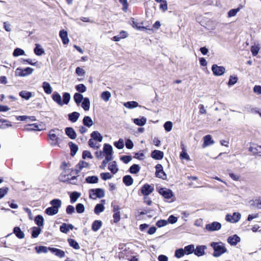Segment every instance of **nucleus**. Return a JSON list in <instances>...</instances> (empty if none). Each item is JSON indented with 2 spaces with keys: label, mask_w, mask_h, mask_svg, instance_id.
Returning a JSON list of instances; mask_svg holds the SVG:
<instances>
[{
  "label": "nucleus",
  "mask_w": 261,
  "mask_h": 261,
  "mask_svg": "<svg viewBox=\"0 0 261 261\" xmlns=\"http://www.w3.org/2000/svg\"><path fill=\"white\" fill-rule=\"evenodd\" d=\"M59 35L64 44H67L68 43L69 39L68 38L67 32L66 31L64 30L60 31Z\"/></svg>",
  "instance_id": "a211bd4d"
},
{
  "label": "nucleus",
  "mask_w": 261,
  "mask_h": 261,
  "mask_svg": "<svg viewBox=\"0 0 261 261\" xmlns=\"http://www.w3.org/2000/svg\"><path fill=\"white\" fill-rule=\"evenodd\" d=\"M90 107V101L88 98L85 97L82 103V107L85 111H88Z\"/></svg>",
  "instance_id": "473e14b6"
},
{
  "label": "nucleus",
  "mask_w": 261,
  "mask_h": 261,
  "mask_svg": "<svg viewBox=\"0 0 261 261\" xmlns=\"http://www.w3.org/2000/svg\"><path fill=\"white\" fill-rule=\"evenodd\" d=\"M95 140L90 139L88 141V144L90 147L94 149H98L100 147V145L98 143L95 142Z\"/></svg>",
  "instance_id": "09e8293b"
},
{
  "label": "nucleus",
  "mask_w": 261,
  "mask_h": 261,
  "mask_svg": "<svg viewBox=\"0 0 261 261\" xmlns=\"http://www.w3.org/2000/svg\"><path fill=\"white\" fill-rule=\"evenodd\" d=\"M80 114L76 112H72L68 114V119L72 122H75L79 119Z\"/></svg>",
  "instance_id": "a878e982"
},
{
  "label": "nucleus",
  "mask_w": 261,
  "mask_h": 261,
  "mask_svg": "<svg viewBox=\"0 0 261 261\" xmlns=\"http://www.w3.org/2000/svg\"><path fill=\"white\" fill-rule=\"evenodd\" d=\"M212 70L215 75L221 76L224 73L225 68L223 66H219L216 64H214L212 66Z\"/></svg>",
  "instance_id": "423d86ee"
},
{
  "label": "nucleus",
  "mask_w": 261,
  "mask_h": 261,
  "mask_svg": "<svg viewBox=\"0 0 261 261\" xmlns=\"http://www.w3.org/2000/svg\"><path fill=\"white\" fill-rule=\"evenodd\" d=\"M184 253H185V254L189 255L193 253H194L195 251V246L193 244H191L189 245H188L187 246H185L184 248Z\"/></svg>",
  "instance_id": "cd10ccee"
},
{
  "label": "nucleus",
  "mask_w": 261,
  "mask_h": 261,
  "mask_svg": "<svg viewBox=\"0 0 261 261\" xmlns=\"http://www.w3.org/2000/svg\"><path fill=\"white\" fill-rule=\"evenodd\" d=\"M249 151L252 152L254 155L259 156L261 155V146L253 144L249 148Z\"/></svg>",
  "instance_id": "9d476101"
},
{
  "label": "nucleus",
  "mask_w": 261,
  "mask_h": 261,
  "mask_svg": "<svg viewBox=\"0 0 261 261\" xmlns=\"http://www.w3.org/2000/svg\"><path fill=\"white\" fill-rule=\"evenodd\" d=\"M69 146L70 147V149H71V154L72 155H74L77 152V151L78 150V147H77V145H76L75 144H73L72 142H70L69 143Z\"/></svg>",
  "instance_id": "6e6d98bb"
},
{
  "label": "nucleus",
  "mask_w": 261,
  "mask_h": 261,
  "mask_svg": "<svg viewBox=\"0 0 261 261\" xmlns=\"http://www.w3.org/2000/svg\"><path fill=\"white\" fill-rule=\"evenodd\" d=\"M180 158L181 159H186V160H190V156L186 152V149L185 148H182V151L180 154Z\"/></svg>",
  "instance_id": "864d4df0"
},
{
  "label": "nucleus",
  "mask_w": 261,
  "mask_h": 261,
  "mask_svg": "<svg viewBox=\"0 0 261 261\" xmlns=\"http://www.w3.org/2000/svg\"><path fill=\"white\" fill-rule=\"evenodd\" d=\"M83 122L85 126L88 127H90L93 125V121L89 116L84 117Z\"/></svg>",
  "instance_id": "e433bc0d"
},
{
  "label": "nucleus",
  "mask_w": 261,
  "mask_h": 261,
  "mask_svg": "<svg viewBox=\"0 0 261 261\" xmlns=\"http://www.w3.org/2000/svg\"><path fill=\"white\" fill-rule=\"evenodd\" d=\"M109 169L111 171V172L113 174H115L118 171V168H117V165L116 162L113 161L110 163L109 164L108 167Z\"/></svg>",
  "instance_id": "c85d7f7f"
},
{
  "label": "nucleus",
  "mask_w": 261,
  "mask_h": 261,
  "mask_svg": "<svg viewBox=\"0 0 261 261\" xmlns=\"http://www.w3.org/2000/svg\"><path fill=\"white\" fill-rule=\"evenodd\" d=\"M206 246L205 245H199L195 248L194 254L197 256H201L205 254V250Z\"/></svg>",
  "instance_id": "ddd939ff"
},
{
  "label": "nucleus",
  "mask_w": 261,
  "mask_h": 261,
  "mask_svg": "<svg viewBox=\"0 0 261 261\" xmlns=\"http://www.w3.org/2000/svg\"><path fill=\"white\" fill-rule=\"evenodd\" d=\"M63 132L58 128L52 129L48 132V136L50 144L51 146H56L59 145L61 142L60 137L62 136Z\"/></svg>",
  "instance_id": "f257e3e1"
},
{
  "label": "nucleus",
  "mask_w": 261,
  "mask_h": 261,
  "mask_svg": "<svg viewBox=\"0 0 261 261\" xmlns=\"http://www.w3.org/2000/svg\"><path fill=\"white\" fill-rule=\"evenodd\" d=\"M84 98L83 95L80 93H75L73 96L74 100L77 106H79Z\"/></svg>",
  "instance_id": "2f4dec72"
},
{
  "label": "nucleus",
  "mask_w": 261,
  "mask_h": 261,
  "mask_svg": "<svg viewBox=\"0 0 261 261\" xmlns=\"http://www.w3.org/2000/svg\"><path fill=\"white\" fill-rule=\"evenodd\" d=\"M164 127L166 131L169 132L172 129V123L171 121H167L165 123Z\"/></svg>",
  "instance_id": "69168bd1"
},
{
  "label": "nucleus",
  "mask_w": 261,
  "mask_h": 261,
  "mask_svg": "<svg viewBox=\"0 0 261 261\" xmlns=\"http://www.w3.org/2000/svg\"><path fill=\"white\" fill-rule=\"evenodd\" d=\"M203 141L202 144L203 148H205L208 146L214 144V141L212 139V136L210 135H206L203 137Z\"/></svg>",
  "instance_id": "4468645a"
},
{
  "label": "nucleus",
  "mask_w": 261,
  "mask_h": 261,
  "mask_svg": "<svg viewBox=\"0 0 261 261\" xmlns=\"http://www.w3.org/2000/svg\"><path fill=\"white\" fill-rule=\"evenodd\" d=\"M91 137L92 138V139L97 141L98 142H100L102 141V136L97 131L93 132L91 134Z\"/></svg>",
  "instance_id": "393cba45"
},
{
  "label": "nucleus",
  "mask_w": 261,
  "mask_h": 261,
  "mask_svg": "<svg viewBox=\"0 0 261 261\" xmlns=\"http://www.w3.org/2000/svg\"><path fill=\"white\" fill-rule=\"evenodd\" d=\"M155 175L156 176L165 179L167 177L166 174L163 170V166L161 164H158L155 166Z\"/></svg>",
  "instance_id": "0eeeda50"
},
{
  "label": "nucleus",
  "mask_w": 261,
  "mask_h": 261,
  "mask_svg": "<svg viewBox=\"0 0 261 261\" xmlns=\"http://www.w3.org/2000/svg\"><path fill=\"white\" fill-rule=\"evenodd\" d=\"M238 77L237 76L230 75L229 77L228 85L229 86H232L234 85L238 81Z\"/></svg>",
  "instance_id": "052dcab7"
},
{
  "label": "nucleus",
  "mask_w": 261,
  "mask_h": 261,
  "mask_svg": "<svg viewBox=\"0 0 261 261\" xmlns=\"http://www.w3.org/2000/svg\"><path fill=\"white\" fill-rule=\"evenodd\" d=\"M228 243L231 246H235L240 242V238L237 234L230 236L227 239Z\"/></svg>",
  "instance_id": "2eb2a0df"
},
{
  "label": "nucleus",
  "mask_w": 261,
  "mask_h": 261,
  "mask_svg": "<svg viewBox=\"0 0 261 261\" xmlns=\"http://www.w3.org/2000/svg\"><path fill=\"white\" fill-rule=\"evenodd\" d=\"M159 193L166 199H170L173 196L172 192L170 190L166 188L160 189Z\"/></svg>",
  "instance_id": "9b49d317"
},
{
  "label": "nucleus",
  "mask_w": 261,
  "mask_h": 261,
  "mask_svg": "<svg viewBox=\"0 0 261 261\" xmlns=\"http://www.w3.org/2000/svg\"><path fill=\"white\" fill-rule=\"evenodd\" d=\"M75 88L76 91L81 93H84L87 90L86 87L83 84H80L76 85Z\"/></svg>",
  "instance_id": "603ef678"
},
{
  "label": "nucleus",
  "mask_w": 261,
  "mask_h": 261,
  "mask_svg": "<svg viewBox=\"0 0 261 261\" xmlns=\"http://www.w3.org/2000/svg\"><path fill=\"white\" fill-rule=\"evenodd\" d=\"M140 167L137 164L133 165L129 168V172L132 174H136L139 172Z\"/></svg>",
  "instance_id": "37998d69"
},
{
  "label": "nucleus",
  "mask_w": 261,
  "mask_h": 261,
  "mask_svg": "<svg viewBox=\"0 0 261 261\" xmlns=\"http://www.w3.org/2000/svg\"><path fill=\"white\" fill-rule=\"evenodd\" d=\"M114 145L118 149H122L124 146L123 140L120 139L118 141L114 143Z\"/></svg>",
  "instance_id": "bf43d9fd"
},
{
  "label": "nucleus",
  "mask_w": 261,
  "mask_h": 261,
  "mask_svg": "<svg viewBox=\"0 0 261 261\" xmlns=\"http://www.w3.org/2000/svg\"><path fill=\"white\" fill-rule=\"evenodd\" d=\"M73 228V226L72 224H66V223H63L60 227V231L65 233H67L69 230H72Z\"/></svg>",
  "instance_id": "aec40b11"
},
{
  "label": "nucleus",
  "mask_w": 261,
  "mask_h": 261,
  "mask_svg": "<svg viewBox=\"0 0 261 261\" xmlns=\"http://www.w3.org/2000/svg\"><path fill=\"white\" fill-rule=\"evenodd\" d=\"M41 126V124H38L37 123L30 124L26 125L24 127V129L27 131H32V130L40 131L43 129L42 128H40Z\"/></svg>",
  "instance_id": "f8f14e48"
},
{
  "label": "nucleus",
  "mask_w": 261,
  "mask_h": 261,
  "mask_svg": "<svg viewBox=\"0 0 261 261\" xmlns=\"http://www.w3.org/2000/svg\"><path fill=\"white\" fill-rule=\"evenodd\" d=\"M65 133L71 139H74L76 137V133L72 127L66 128Z\"/></svg>",
  "instance_id": "412c9836"
},
{
  "label": "nucleus",
  "mask_w": 261,
  "mask_h": 261,
  "mask_svg": "<svg viewBox=\"0 0 261 261\" xmlns=\"http://www.w3.org/2000/svg\"><path fill=\"white\" fill-rule=\"evenodd\" d=\"M42 88L44 92L47 94H50L52 92V88L49 83L46 82H44L42 84Z\"/></svg>",
  "instance_id": "c756f323"
},
{
  "label": "nucleus",
  "mask_w": 261,
  "mask_h": 261,
  "mask_svg": "<svg viewBox=\"0 0 261 261\" xmlns=\"http://www.w3.org/2000/svg\"><path fill=\"white\" fill-rule=\"evenodd\" d=\"M50 204L52 207L59 211L62 205V201L59 199H54L50 201Z\"/></svg>",
  "instance_id": "5701e85b"
},
{
  "label": "nucleus",
  "mask_w": 261,
  "mask_h": 261,
  "mask_svg": "<svg viewBox=\"0 0 261 261\" xmlns=\"http://www.w3.org/2000/svg\"><path fill=\"white\" fill-rule=\"evenodd\" d=\"M260 49V47L258 45H252L251 47V51L253 56H256Z\"/></svg>",
  "instance_id": "8fccbe9b"
},
{
  "label": "nucleus",
  "mask_w": 261,
  "mask_h": 261,
  "mask_svg": "<svg viewBox=\"0 0 261 261\" xmlns=\"http://www.w3.org/2000/svg\"><path fill=\"white\" fill-rule=\"evenodd\" d=\"M151 156L155 160H161L164 157V152L159 150H154L151 152Z\"/></svg>",
  "instance_id": "dca6fc26"
},
{
  "label": "nucleus",
  "mask_w": 261,
  "mask_h": 261,
  "mask_svg": "<svg viewBox=\"0 0 261 261\" xmlns=\"http://www.w3.org/2000/svg\"><path fill=\"white\" fill-rule=\"evenodd\" d=\"M19 95L25 100H29L33 96L31 92L27 91H22L20 92Z\"/></svg>",
  "instance_id": "72a5a7b5"
},
{
  "label": "nucleus",
  "mask_w": 261,
  "mask_h": 261,
  "mask_svg": "<svg viewBox=\"0 0 261 261\" xmlns=\"http://www.w3.org/2000/svg\"><path fill=\"white\" fill-rule=\"evenodd\" d=\"M76 211L77 213L82 214L85 211V206L82 203H78L76 205Z\"/></svg>",
  "instance_id": "e2e57ef3"
},
{
  "label": "nucleus",
  "mask_w": 261,
  "mask_h": 261,
  "mask_svg": "<svg viewBox=\"0 0 261 261\" xmlns=\"http://www.w3.org/2000/svg\"><path fill=\"white\" fill-rule=\"evenodd\" d=\"M123 181L127 186H129L133 183V179L130 175L124 176L123 178Z\"/></svg>",
  "instance_id": "58836bf2"
},
{
  "label": "nucleus",
  "mask_w": 261,
  "mask_h": 261,
  "mask_svg": "<svg viewBox=\"0 0 261 261\" xmlns=\"http://www.w3.org/2000/svg\"><path fill=\"white\" fill-rule=\"evenodd\" d=\"M102 226V222L100 220H95L92 224V229L94 231L98 230Z\"/></svg>",
  "instance_id": "7c9ffc66"
},
{
  "label": "nucleus",
  "mask_w": 261,
  "mask_h": 261,
  "mask_svg": "<svg viewBox=\"0 0 261 261\" xmlns=\"http://www.w3.org/2000/svg\"><path fill=\"white\" fill-rule=\"evenodd\" d=\"M134 123L138 126L144 125L147 121V119L144 117H141V118H135L133 119Z\"/></svg>",
  "instance_id": "4be33fe9"
},
{
  "label": "nucleus",
  "mask_w": 261,
  "mask_h": 261,
  "mask_svg": "<svg viewBox=\"0 0 261 261\" xmlns=\"http://www.w3.org/2000/svg\"><path fill=\"white\" fill-rule=\"evenodd\" d=\"M68 243L70 246L72 247L73 248L75 249H79L80 248V246L79 244L73 239H68Z\"/></svg>",
  "instance_id": "13d9d810"
},
{
  "label": "nucleus",
  "mask_w": 261,
  "mask_h": 261,
  "mask_svg": "<svg viewBox=\"0 0 261 261\" xmlns=\"http://www.w3.org/2000/svg\"><path fill=\"white\" fill-rule=\"evenodd\" d=\"M41 229L39 227H33L32 228V237L36 238L40 233Z\"/></svg>",
  "instance_id": "c9c22d12"
},
{
  "label": "nucleus",
  "mask_w": 261,
  "mask_h": 261,
  "mask_svg": "<svg viewBox=\"0 0 261 261\" xmlns=\"http://www.w3.org/2000/svg\"><path fill=\"white\" fill-rule=\"evenodd\" d=\"M35 250L38 253H47L49 250V248L45 246H40L35 247Z\"/></svg>",
  "instance_id": "a18cd8bd"
},
{
  "label": "nucleus",
  "mask_w": 261,
  "mask_h": 261,
  "mask_svg": "<svg viewBox=\"0 0 261 261\" xmlns=\"http://www.w3.org/2000/svg\"><path fill=\"white\" fill-rule=\"evenodd\" d=\"M100 176L101 178L104 180L111 179L112 177V175L109 172L101 173L100 174Z\"/></svg>",
  "instance_id": "338daca9"
},
{
  "label": "nucleus",
  "mask_w": 261,
  "mask_h": 261,
  "mask_svg": "<svg viewBox=\"0 0 261 261\" xmlns=\"http://www.w3.org/2000/svg\"><path fill=\"white\" fill-rule=\"evenodd\" d=\"M86 181L89 184H96L98 182V178L96 176H89L86 178Z\"/></svg>",
  "instance_id": "4c0bfd02"
},
{
  "label": "nucleus",
  "mask_w": 261,
  "mask_h": 261,
  "mask_svg": "<svg viewBox=\"0 0 261 261\" xmlns=\"http://www.w3.org/2000/svg\"><path fill=\"white\" fill-rule=\"evenodd\" d=\"M34 52L37 56H41L44 53L43 49L38 44H36V47L34 49Z\"/></svg>",
  "instance_id": "5fc2aeb1"
},
{
  "label": "nucleus",
  "mask_w": 261,
  "mask_h": 261,
  "mask_svg": "<svg viewBox=\"0 0 261 261\" xmlns=\"http://www.w3.org/2000/svg\"><path fill=\"white\" fill-rule=\"evenodd\" d=\"M221 228V224L218 222H214L210 224H207L205 226L206 230L211 231L218 230Z\"/></svg>",
  "instance_id": "6e6552de"
},
{
  "label": "nucleus",
  "mask_w": 261,
  "mask_h": 261,
  "mask_svg": "<svg viewBox=\"0 0 261 261\" xmlns=\"http://www.w3.org/2000/svg\"><path fill=\"white\" fill-rule=\"evenodd\" d=\"M105 210V207L103 204L99 203L96 205L94 208V213L96 214H99L100 213L102 212Z\"/></svg>",
  "instance_id": "c03bdc74"
},
{
  "label": "nucleus",
  "mask_w": 261,
  "mask_h": 261,
  "mask_svg": "<svg viewBox=\"0 0 261 261\" xmlns=\"http://www.w3.org/2000/svg\"><path fill=\"white\" fill-rule=\"evenodd\" d=\"M124 106L128 109H133L138 106V103L136 101H128L124 103Z\"/></svg>",
  "instance_id": "a19ab883"
},
{
  "label": "nucleus",
  "mask_w": 261,
  "mask_h": 261,
  "mask_svg": "<svg viewBox=\"0 0 261 261\" xmlns=\"http://www.w3.org/2000/svg\"><path fill=\"white\" fill-rule=\"evenodd\" d=\"M59 212V211L56 209L55 207L52 206L47 208L45 213L49 216H53L57 214Z\"/></svg>",
  "instance_id": "f704fd0d"
},
{
  "label": "nucleus",
  "mask_w": 261,
  "mask_h": 261,
  "mask_svg": "<svg viewBox=\"0 0 261 261\" xmlns=\"http://www.w3.org/2000/svg\"><path fill=\"white\" fill-rule=\"evenodd\" d=\"M241 218V215L240 213L238 212H234L232 215L227 214L225 217V220L226 221L234 223L238 222Z\"/></svg>",
  "instance_id": "20e7f679"
},
{
  "label": "nucleus",
  "mask_w": 261,
  "mask_h": 261,
  "mask_svg": "<svg viewBox=\"0 0 261 261\" xmlns=\"http://www.w3.org/2000/svg\"><path fill=\"white\" fill-rule=\"evenodd\" d=\"M36 224L39 226H42L44 224V219L41 215H37L35 218Z\"/></svg>",
  "instance_id": "ea45409f"
},
{
  "label": "nucleus",
  "mask_w": 261,
  "mask_h": 261,
  "mask_svg": "<svg viewBox=\"0 0 261 261\" xmlns=\"http://www.w3.org/2000/svg\"><path fill=\"white\" fill-rule=\"evenodd\" d=\"M36 120L35 116H17V121H25L26 122L34 121Z\"/></svg>",
  "instance_id": "b1692460"
},
{
  "label": "nucleus",
  "mask_w": 261,
  "mask_h": 261,
  "mask_svg": "<svg viewBox=\"0 0 261 261\" xmlns=\"http://www.w3.org/2000/svg\"><path fill=\"white\" fill-rule=\"evenodd\" d=\"M154 191V186L152 185L146 184L141 188V192L144 196H147Z\"/></svg>",
  "instance_id": "39448f33"
},
{
  "label": "nucleus",
  "mask_w": 261,
  "mask_h": 261,
  "mask_svg": "<svg viewBox=\"0 0 261 261\" xmlns=\"http://www.w3.org/2000/svg\"><path fill=\"white\" fill-rule=\"evenodd\" d=\"M240 8L233 9L229 10L228 12V17H231L237 15V13L240 11Z\"/></svg>",
  "instance_id": "0e129e2a"
},
{
  "label": "nucleus",
  "mask_w": 261,
  "mask_h": 261,
  "mask_svg": "<svg viewBox=\"0 0 261 261\" xmlns=\"http://www.w3.org/2000/svg\"><path fill=\"white\" fill-rule=\"evenodd\" d=\"M103 151L106 154H112L113 148L112 146L108 144H105L103 147Z\"/></svg>",
  "instance_id": "de8ad7c7"
},
{
  "label": "nucleus",
  "mask_w": 261,
  "mask_h": 261,
  "mask_svg": "<svg viewBox=\"0 0 261 261\" xmlns=\"http://www.w3.org/2000/svg\"><path fill=\"white\" fill-rule=\"evenodd\" d=\"M120 160L124 163L127 164L132 160V156L130 155H123L121 156Z\"/></svg>",
  "instance_id": "774afa93"
},
{
  "label": "nucleus",
  "mask_w": 261,
  "mask_h": 261,
  "mask_svg": "<svg viewBox=\"0 0 261 261\" xmlns=\"http://www.w3.org/2000/svg\"><path fill=\"white\" fill-rule=\"evenodd\" d=\"M81 196L80 193L77 192H72L70 195V202L71 203H74L78 198H79Z\"/></svg>",
  "instance_id": "79ce46f5"
},
{
  "label": "nucleus",
  "mask_w": 261,
  "mask_h": 261,
  "mask_svg": "<svg viewBox=\"0 0 261 261\" xmlns=\"http://www.w3.org/2000/svg\"><path fill=\"white\" fill-rule=\"evenodd\" d=\"M111 96V94L109 91H104L101 94V98L105 101H109Z\"/></svg>",
  "instance_id": "49530a36"
},
{
  "label": "nucleus",
  "mask_w": 261,
  "mask_h": 261,
  "mask_svg": "<svg viewBox=\"0 0 261 261\" xmlns=\"http://www.w3.org/2000/svg\"><path fill=\"white\" fill-rule=\"evenodd\" d=\"M11 125L9 124V121L4 120V119H0V128H5Z\"/></svg>",
  "instance_id": "680f3d73"
},
{
  "label": "nucleus",
  "mask_w": 261,
  "mask_h": 261,
  "mask_svg": "<svg viewBox=\"0 0 261 261\" xmlns=\"http://www.w3.org/2000/svg\"><path fill=\"white\" fill-rule=\"evenodd\" d=\"M63 105L64 103L67 105L70 100V95L69 93L65 92L63 94Z\"/></svg>",
  "instance_id": "4d7b16f0"
},
{
  "label": "nucleus",
  "mask_w": 261,
  "mask_h": 261,
  "mask_svg": "<svg viewBox=\"0 0 261 261\" xmlns=\"http://www.w3.org/2000/svg\"><path fill=\"white\" fill-rule=\"evenodd\" d=\"M105 196V192L102 189H91L89 191V197L90 198L95 199L97 198H102Z\"/></svg>",
  "instance_id": "7ed1b4c3"
},
{
  "label": "nucleus",
  "mask_w": 261,
  "mask_h": 261,
  "mask_svg": "<svg viewBox=\"0 0 261 261\" xmlns=\"http://www.w3.org/2000/svg\"><path fill=\"white\" fill-rule=\"evenodd\" d=\"M17 70L19 71L17 74L20 76H27L31 74L34 69L31 67H27L25 68H17Z\"/></svg>",
  "instance_id": "1a4fd4ad"
},
{
  "label": "nucleus",
  "mask_w": 261,
  "mask_h": 261,
  "mask_svg": "<svg viewBox=\"0 0 261 261\" xmlns=\"http://www.w3.org/2000/svg\"><path fill=\"white\" fill-rule=\"evenodd\" d=\"M185 253H184V250L183 248H179L175 250V256L176 258H179L184 256Z\"/></svg>",
  "instance_id": "3c124183"
},
{
  "label": "nucleus",
  "mask_w": 261,
  "mask_h": 261,
  "mask_svg": "<svg viewBox=\"0 0 261 261\" xmlns=\"http://www.w3.org/2000/svg\"><path fill=\"white\" fill-rule=\"evenodd\" d=\"M211 246L214 250V252L213 253V255L214 257H218L227 252V249L224 244L221 242H213L211 244Z\"/></svg>",
  "instance_id": "f03ea898"
},
{
  "label": "nucleus",
  "mask_w": 261,
  "mask_h": 261,
  "mask_svg": "<svg viewBox=\"0 0 261 261\" xmlns=\"http://www.w3.org/2000/svg\"><path fill=\"white\" fill-rule=\"evenodd\" d=\"M52 98L54 101L60 106H63V101L61 95L57 92H54L52 95Z\"/></svg>",
  "instance_id": "6ab92c4d"
},
{
  "label": "nucleus",
  "mask_w": 261,
  "mask_h": 261,
  "mask_svg": "<svg viewBox=\"0 0 261 261\" xmlns=\"http://www.w3.org/2000/svg\"><path fill=\"white\" fill-rule=\"evenodd\" d=\"M89 167V164L85 161H81L76 166V171L77 172L81 171L83 168Z\"/></svg>",
  "instance_id": "bb28decb"
},
{
  "label": "nucleus",
  "mask_w": 261,
  "mask_h": 261,
  "mask_svg": "<svg viewBox=\"0 0 261 261\" xmlns=\"http://www.w3.org/2000/svg\"><path fill=\"white\" fill-rule=\"evenodd\" d=\"M49 250L60 258L64 257L65 255L64 251L59 249L49 247Z\"/></svg>",
  "instance_id": "f3484780"
}]
</instances>
